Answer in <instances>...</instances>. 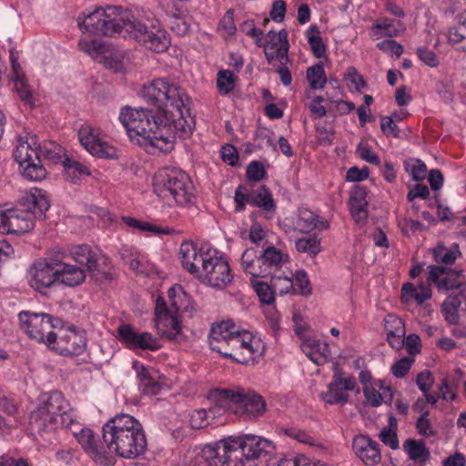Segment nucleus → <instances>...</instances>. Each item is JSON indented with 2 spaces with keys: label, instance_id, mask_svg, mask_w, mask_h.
Masks as SVG:
<instances>
[{
  "label": "nucleus",
  "instance_id": "22",
  "mask_svg": "<svg viewBox=\"0 0 466 466\" xmlns=\"http://www.w3.org/2000/svg\"><path fill=\"white\" fill-rule=\"evenodd\" d=\"M200 279L217 289L226 287L232 280L228 261L219 257H213L209 264L206 265Z\"/></svg>",
  "mask_w": 466,
  "mask_h": 466
},
{
  "label": "nucleus",
  "instance_id": "53",
  "mask_svg": "<svg viewBox=\"0 0 466 466\" xmlns=\"http://www.w3.org/2000/svg\"><path fill=\"white\" fill-rule=\"evenodd\" d=\"M296 286L299 289V293L304 296L310 295L312 292L310 281L308 274L304 269L297 270L294 274Z\"/></svg>",
  "mask_w": 466,
  "mask_h": 466
},
{
  "label": "nucleus",
  "instance_id": "60",
  "mask_svg": "<svg viewBox=\"0 0 466 466\" xmlns=\"http://www.w3.org/2000/svg\"><path fill=\"white\" fill-rule=\"evenodd\" d=\"M377 47L384 52L400 57L403 53V46L394 40L387 39L377 44Z\"/></svg>",
  "mask_w": 466,
  "mask_h": 466
},
{
  "label": "nucleus",
  "instance_id": "50",
  "mask_svg": "<svg viewBox=\"0 0 466 466\" xmlns=\"http://www.w3.org/2000/svg\"><path fill=\"white\" fill-rule=\"evenodd\" d=\"M246 176L248 180L258 182L266 178L267 172L261 162L253 160L247 167Z\"/></svg>",
  "mask_w": 466,
  "mask_h": 466
},
{
  "label": "nucleus",
  "instance_id": "1",
  "mask_svg": "<svg viewBox=\"0 0 466 466\" xmlns=\"http://www.w3.org/2000/svg\"><path fill=\"white\" fill-rule=\"evenodd\" d=\"M142 96L156 108L127 106L120 112V122L132 141L160 152H171L176 137H189L195 127L190 98L180 86L163 78L155 79L145 86Z\"/></svg>",
  "mask_w": 466,
  "mask_h": 466
},
{
  "label": "nucleus",
  "instance_id": "51",
  "mask_svg": "<svg viewBox=\"0 0 466 466\" xmlns=\"http://www.w3.org/2000/svg\"><path fill=\"white\" fill-rule=\"evenodd\" d=\"M253 288L262 303L270 305L274 301V291L266 282L255 281Z\"/></svg>",
  "mask_w": 466,
  "mask_h": 466
},
{
  "label": "nucleus",
  "instance_id": "46",
  "mask_svg": "<svg viewBox=\"0 0 466 466\" xmlns=\"http://www.w3.org/2000/svg\"><path fill=\"white\" fill-rule=\"evenodd\" d=\"M217 86L221 95H228L236 86V77L230 70H220L218 73Z\"/></svg>",
  "mask_w": 466,
  "mask_h": 466
},
{
  "label": "nucleus",
  "instance_id": "10",
  "mask_svg": "<svg viewBox=\"0 0 466 466\" xmlns=\"http://www.w3.org/2000/svg\"><path fill=\"white\" fill-rule=\"evenodd\" d=\"M132 18L130 19L127 14L126 20H123V32L125 31L129 36L135 38L147 49L157 53L167 49L170 41L166 31L156 27L149 28L133 16Z\"/></svg>",
  "mask_w": 466,
  "mask_h": 466
},
{
  "label": "nucleus",
  "instance_id": "63",
  "mask_svg": "<svg viewBox=\"0 0 466 466\" xmlns=\"http://www.w3.org/2000/svg\"><path fill=\"white\" fill-rule=\"evenodd\" d=\"M404 345L406 346L407 352L411 357L419 354L421 350L420 339L415 333L409 334L406 339H404Z\"/></svg>",
  "mask_w": 466,
  "mask_h": 466
},
{
  "label": "nucleus",
  "instance_id": "13",
  "mask_svg": "<svg viewBox=\"0 0 466 466\" xmlns=\"http://www.w3.org/2000/svg\"><path fill=\"white\" fill-rule=\"evenodd\" d=\"M232 401V412L238 416L255 418L266 410L264 399L253 390L236 387L229 389Z\"/></svg>",
  "mask_w": 466,
  "mask_h": 466
},
{
  "label": "nucleus",
  "instance_id": "12",
  "mask_svg": "<svg viewBox=\"0 0 466 466\" xmlns=\"http://www.w3.org/2000/svg\"><path fill=\"white\" fill-rule=\"evenodd\" d=\"M76 262L86 265L96 281H105L113 279L110 272V259L99 252L94 251L88 245H81L73 251Z\"/></svg>",
  "mask_w": 466,
  "mask_h": 466
},
{
  "label": "nucleus",
  "instance_id": "42",
  "mask_svg": "<svg viewBox=\"0 0 466 466\" xmlns=\"http://www.w3.org/2000/svg\"><path fill=\"white\" fill-rule=\"evenodd\" d=\"M307 79L309 82L310 88L313 90L321 89L328 82L325 70L321 63H318L307 69Z\"/></svg>",
  "mask_w": 466,
  "mask_h": 466
},
{
  "label": "nucleus",
  "instance_id": "5",
  "mask_svg": "<svg viewBox=\"0 0 466 466\" xmlns=\"http://www.w3.org/2000/svg\"><path fill=\"white\" fill-rule=\"evenodd\" d=\"M15 159L22 169L23 176L28 180H42L46 176V168L41 163V157L54 163L63 161L62 148L54 143L44 147H32L28 142H22L14 153Z\"/></svg>",
  "mask_w": 466,
  "mask_h": 466
},
{
  "label": "nucleus",
  "instance_id": "58",
  "mask_svg": "<svg viewBox=\"0 0 466 466\" xmlns=\"http://www.w3.org/2000/svg\"><path fill=\"white\" fill-rule=\"evenodd\" d=\"M345 78L350 81L357 92H360L362 88L367 87V83L363 76L358 73L354 66H350L348 68V71L345 74Z\"/></svg>",
  "mask_w": 466,
  "mask_h": 466
},
{
  "label": "nucleus",
  "instance_id": "39",
  "mask_svg": "<svg viewBox=\"0 0 466 466\" xmlns=\"http://www.w3.org/2000/svg\"><path fill=\"white\" fill-rule=\"evenodd\" d=\"M461 305V299L459 296L450 295L442 302L441 311L444 319L450 325H457L460 321V315L458 309Z\"/></svg>",
  "mask_w": 466,
  "mask_h": 466
},
{
  "label": "nucleus",
  "instance_id": "15",
  "mask_svg": "<svg viewBox=\"0 0 466 466\" xmlns=\"http://www.w3.org/2000/svg\"><path fill=\"white\" fill-rule=\"evenodd\" d=\"M47 347L60 355H80L86 350V338L85 332L75 326L65 329L60 328L59 333H56L54 342H49Z\"/></svg>",
  "mask_w": 466,
  "mask_h": 466
},
{
  "label": "nucleus",
  "instance_id": "26",
  "mask_svg": "<svg viewBox=\"0 0 466 466\" xmlns=\"http://www.w3.org/2000/svg\"><path fill=\"white\" fill-rule=\"evenodd\" d=\"M133 369L137 371L139 387L144 394L157 395L159 393L162 385L157 380L159 376L156 370L146 367L138 360L133 362Z\"/></svg>",
  "mask_w": 466,
  "mask_h": 466
},
{
  "label": "nucleus",
  "instance_id": "52",
  "mask_svg": "<svg viewBox=\"0 0 466 466\" xmlns=\"http://www.w3.org/2000/svg\"><path fill=\"white\" fill-rule=\"evenodd\" d=\"M367 191L364 187L355 186L351 191L349 204L350 208H366L368 202L366 200Z\"/></svg>",
  "mask_w": 466,
  "mask_h": 466
},
{
  "label": "nucleus",
  "instance_id": "33",
  "mask_svg": "<svg viewBox=\"0 0 466 466\" xmlns=\"http://www.w3.org/2000/svg\"><path fill=\"white\" fill-rule=\"evenodd\" d=\"M65 168V179L73 184L79 183L90 175L88 168L80 162L65 157L62 161Z\"/></svg>",
  "mask_w": 466,
  "mask_h": 466
},
{
  "label": "nucleus",
  "instance_id": "35",
  "mask_svg": "<svg viewBox=\"0 0 466 466\" xmlns=\"http://www.w3.org/2000/svg\"><path fill=\"white\" fill-rule=\"evenodd\" d=\"M284 255L277 248L270 246L264 249L263 253L258 258V263L261 270L265 269V278L271 274L273 267H279L283 261Z\"/></svg>",
  "mask_w": 466,
  "mask_h": 466
},
{
  "label": "nucleus",
  "instance_id": "41",
  "mask_svg": "<svg viewBox=\"0 0 466 466\" xmlns=\"http://www.w3.org/2000/svg\"><path fill=\"white\" fill-rule=\"evenodd\" d=\"M319 29L317 25H311L307 31L308 42L315 57L321 58L326 55L327 47L319 36Z\"/></svg>",
  "mask_w": 466,
  "mask_h": 466
},
{
  "label": "nucleus",
  "instance_id": "61",
  "mask_svg": "<svg viewBox=\"0 0 466 466\" xmlns=\"http://www.w3.org/2000/svg\"><path fill=\"white\" fill-rule=\"evenodd\" d=\"M357 152L359 153L360 157L366 162L376 166L380 164L379 156L371 150L370 146L360 144L357 147Z\"/></svg>",
  "mask_w": 466,
  "mask_h": 466
},
{
  "label": "nucleus",
  "instance_id": "4",
  "mask_svg": "<svg viewBox=\"0 0 466 466\" xmlns=\"http://www.w3.org/2000/svg\"><path fill=\"white\" fill-rule=\"evenodd\" d=\"M170 308L163 297L158 296L155 307V322L158 334L169 340H177L181 334L179 311H188L190 299L180 285H174L167 290Z\"/></svg>",
  "mask_w": 466,
  "mask_h": 466
},
{
  "label": "nucleus",
  "instance_id": "19",
  "mask_svg": "<svg viewBox=\"0 0 466 466\" xmlns=\"http://www.w3.org/2000/svg\"><path fill=\"white\" fill-rule=\"evenodd\" d=\"M235 444L241 451V459L245 458L247 461L266 457L275 451L272 441L256 435L235 437Z\"/></svg>",
  "mask_w": 466,
  "mask_h": 466
},
{
  "label": "nucleus",
  "instance_id": "24",
  "mask_svg": "<svg viewBox=\"0 0 466 466\" xmlns=\"http://www.w3.org/2000/svg\"><path fill=\"white\" fill-rule=\"evenodd\" d=\"M352 449L366 465H377L380 460L379 444L368 435L360 434L353 439Z\"/></svg>",
  "mask_w": 466,
  "mask_h": 466
},
{
  "label": "nucleus",
  "instance_id": "49",
  "mask_svg": "<svg viewBox=\"0 0 466 466\" xmlns=\"http://www.w3.org/2000/svg\"><path fill=\"white\" fill-rule=\"evenodd\" d=\"M405 168L415 181H421L427 176V167L420 159H411L405 164Z\"/></svg>",
  "mask_w": 466,
  "mask_h": 466
},
{
  "label": "nucleus",
  "instance_id": "34",
  "mask_svg": "<svg viewBox=\"0 0 466 466\" xmlns=\"http://www.w3.org/2000/svg\"><path fill=\"white\" fill-rule=\"evenodd\" d=\"M202 250H198L197 246L192 241H184L179 249L181 264L183 268L190 274H198L196 260Z\"/></svg>",
  "mask_w": 466,
  "mask_h": 466
},
{
  "label": "nucleus",
  "instance_id": "55",
  "mask_svg": "<svg viewBox=\"0 0 466 466\" xmlns=\"http://www.w3.org/2000/svg\"><path fill=\"white\" fill-rule=\"evenodd\" d=\"M429 414V410L422 412L416 421L418 432L425 437H431L436 434V431L432 430L431 423L428 418Z\"/></svg>",
  "mask_w": 466,
  "mask_h": 466
},
{
  "label": "nucleus",
  "instance_id": "44",
  "mask_svg": "<svg viewBox=\"0 0 466 466\" xmlns=\"http://www.w3.org/2000/svg\"><path fill=\"white\" fill-rule=\"evenodd\" d=\"M458 255H461V252L457 244L451 249H448L442 245H439L433 249V257L437 263L452 264Z\"/></svg>",
  "mask_w": 466,
  "mask_h": 466
},
{
  "label": "nucleus",
  "instance_id": "28",
  "mask_svg": "<svg viewBox=\"0 0 466 466\" xmlns=\"http://www.w3.org/2000/svg\"><path fill=\"white\" fill-rule=\"evenodd\" d=\"M78 46L82 51L93 56L99 63H103L106 67L119 69L120 63L106 55V46L103 42L99 40L80 41Z\"/></svg>",
  "mask_w": 466,
  "mask_h": 466
},
{
  "label": "nucleus",
  "instance_id": "25",
  "mask_svg": "<svg viewBox=\"0 0 466 466\" xmlns=\"http://www.w3.org/2000/svg\"><path fill=\"white\" fill-rule=\"evenodd\" d=\"M229 395V389H215L208 392V400L212 406L206 410V412L210 422L216 418L223 416L226 411H232V401Z\"/></svg>",
  "mask_w": 466,
  "mask_h": 466
},
{
  "label": "nucleus",
  "instance_id": "57",
  "mask_svg": "<svg viewBox=\"0 0 466 466\" xmlns=\"http://www.w3.org/2000/svg\"><path fill=\"white\" fill-rule=\"evenodd\" d=\"M380 129L387 137L390 136L396 138L400 137V129L392 116H381Z\"/></svg>",
  "mask_w": 466,
  "mask_h": 466
},
{
  "label": "nucleus",
  "instance_id": "20",
  "mask_svg": "<svg viewBox=\"0 0 466 466\" xmlns=\"http://www.w3.org/2000/svg\"><path fill=\"white\" fill-rule=\"evenodd\" d=\"M117 331L118 339L129 349L155 351L161 347L158 339L154 338L151 333H137L129 324L120 325Z\"/></svg>",
  "mask_w": 466,
  "mask_h": 466
},
{
  "label": "nucleus",
  "instance_id": "32",
  "mask_svg": "<svg viewBox=\"0 0 466 466\" xmlns=\"http://www.w3.org/2000/svg\"><path fill=\"white\" fill-rule=\"evenodd\" d=\"M457 25L449 29V42L456 49L466 53V10L457 16Z\"/></svg>",
  "mask_w": 466,
  "mask_h": 466
},
{
  "label": "nucleus",
  "instance_id": "7",
  "mask_svg": "<svg viewBox=\"0 0 466 466\" xmlns=\"http://www.w3.org/2000/svg\"><path fill=\"white\" fill-rule=\"evenodd\" d=\"M154 191L162 198L172 197L179 206L192 203L193 186L189 177L177 169H163L153 179Z\"/></svg>",
  "mask_w": 466,
  "mask_h": 466
},
{
  "label": "nucleus",
  "instance_id": "30",
  "mask_svg": "<svg viewBox=\"0 0 466 466\" xmlns=\"http://www.w3.org/2000/svg\"><path fill=\"white\" fill-rule=\"evenodd\" d=\"M57 281L69 286L80 285L86 279V273L81 268L57 261Z\"/></svg>",
  "mask_w": 466,
  "mask_h": 466
},
{
  "label": "nucleus",
  "instance_id": "31",
  "mask_svg": "<svg viewBox=\"0 0 466 466\" xmlns=\"http://www.w3.org/2000/svg\"><path fill=\"white\" fill-rule=\"evenodd\" d=\"M302 350L317 365L329 360L330 350L327 343L317 339H308L302 344Z\"/></svg>",
  "mask_w": 466,
  "mask_h": 466
},
{
  "label": "nucleus",
  "instance_id": "14",
  "mask_svg": "<svg viewBox=\"0 0 466 466\" xmlns=\"http://www.w3.org/2000/svg\"><path fill=\"white\" fill-rule=\"evenodd\" d=\"M255 349L252 344V335L248 331L238 330L228 339L218 353L239 364H248L255 360Z\"/></svg>",
  "mask_w": 466,
  "mask_h": 466
},
{
  "label": "nucleus",
  "instance_id": "3",
  "mask_svg": "<svg viewBox=\"0 0 466 466\" xmlns=\"http://www.w3.org/2000/svg\"><path fill=\"white\" fill-rule=\"evenodd\" d=\"M71 410L62 392L55 390L44 393L39 406L30 415L31 430L42 435L59 427L71 429L76 423Z\"/></svg>",
  "mask_w": 466,
  "mask_h": 466
},
{
  "label": "nucleus",
  "instance_id": "27",
  "mask_svg": "<svg viewBox=\"0 0 466 466\" xmlns=\"http://www.w3.org/2000/svg\"><path fill=\"white\" fill-rule=\"evenodd\" d=\"M239 330L232 320H226L214 324L211 327L208 341L210 349L214 351L222 350V346Z\"/></svg>",
  "mask_w": 466,
  "mask_h": 466
},
{
  "label": "nucleus",
  "instance_id": "64",
  "mask_svg": "<svg viewBox=\"0 0 466 466\" xmlns=\"http://www.w3.org/2000/svg\"><path fill=\"white\" fill-rule=\"evenodd\" d=\"M221 157L229 166H236L238 162V152L232 145H226L221 148Z\"/></svg>",
  "mask_w": 466,
  "mask_h": 466
},
{
  "label": "nucleus",
  "instance_id": "56",
  "mask_svg": "<svg viewBox=\"0 0 466 466\" xmlns=\"http://www.w3.org/2000/svg\"><path fill=\"white\" fill-rule=\"evenodd\" d=\"M189 423L192 429H203L210 424L205 409L196 410L190 416Z\"/></svg>",
  "mask_w": 466,
  "mask_h": 466
},
{
  "label": "nucleus",
  "instance_id": "11",
  "mask_svg": "<svg viewBox=\"0 0 466 466\" xmlns=\"http://www.w3.org/2000/svg\"><path fill=\"white\" fill-rule=\"evenodd\" d=\"M208 466H244L240 451L235 444V437L208 444L202 449Z\"/></svg>",
  "mask_w": 466,
  "mask_h": 466
},
{
  "label": "nucleus",
  "instance_id": "29",
  "mask_svg": "<svg viewBox=\"0 0 466 466\" xmlns=\"http://www.w3.org/2000/svg\"><path fill=\"white\" fill-rule=\"evenodd\" d=\"M385 329L387 340L390 346L395 350H400L404 346L405 328L401 319L389 314L385 318Z\"/></svg>",
  "mask_w": 466,
  "mask_h": 466
},
{
  "label": "nucleus",
  "instance_id": "36",
  "mask_svg": "<svg viewBox=\"0 0 466 466\" xmlns=\"http://www.w3.org/2000/svg\"><path fill=\"white\" fill-rule=\"evenodd\" d=\"M403 449L412 461L424 463L431 458V452L422 440L408 439L403 443Z\"/></svg>",
  "mask_w": 466,
  "mask_h": 466
},
{
  "label": "nucleus",
  "instance_id": "43",
  "mask_svg": "<svg viewBox=\"0 0 466 466\" xmlns=\"http://www.w3.org/2000/svg\"><path fill=\"white\" fill-rule=\"evenodd\" d=\"M299 252L308 253L310 257H316L321 250L320 238L316 235L301 238L295 242Z\"/></svg>",
  "mask_w": 466,
  "mask_h": 466
},
{
  "label": "nucleus",
  "instance_id": "23",
  "mask_svg": "<svg viewBox=\"0 0 466 466\" xmlns=\"http://www.w3.org/2000/svg\"><path fill=\"white\" fill-rule=\"evenodd\" d=\"M462 276V270L447 271L443 266L430 265L428 267L427 280L433 282L440 292L457 289L461 281L459 279Z\"/></svg>",
  "mask_w": 466,
  "mask_h": 466
},
{
  "label": "nucleus",
  "instance_id": "45",
  "mask_svg": "<svg viewBox=\"0 0 466 466\" xmlns=\"http://www.w3.org/2000/svg\"><path fill=\"white\" fill-rule=\"evenodd\" d=\"M297 227L301 232H310L318 227V215L308 209L299 210Z\"/></svg>",
  "mask_w": 466,
  "mask_h": 466
},
{
  "label": "nucleus",
  "instance_id": "54",
  "mask_svg": "<svg viewBox=\"0 0 466 466\" xmlns=\"http://www.w3.org/2000/svg\"><path fill=\"white\" fill-rule=\"evenodd\" d=\"M399 226L405 236L410 237L417 231H425L427 228L419 220L404 218L400 221Z\"/></svg>",
  "mask_w": 466,
  "mask_h": 466
},
{
  "label": "nucleus",
  "instance_id": "59",
  "mask_svg": "<svg viewBox=\"0 0 466 466\" xmlns=\"http://www.w3.org/2000/svg\"><path fill=\"white\" fill-rule=\"evenodd\" d=\"M434 383V378L431 372L425 370L420 372L416 378V384L421 392L427 393Z\"/></svg>",
  "mask_w": 466,
  "mask_h": 466
},
{
  "label": "nucleus",
  "instance_id": "9",
  "mask_svg": "<svg viewBox=\"0 0 466 466\" xmlns=\"http://www.w3.org/2000/svg\"><path fill=\"white\" fill-rule=\"evenodd\" d=\"M21 328L32 339L46 345L54 342L53 329L62 328V320L47 313L24 310L18 314Z\"/></svg>",
  "mask_w": 466,
  "mask_h": 466
},
{
  "label": "nucleus",
  "instance_id": "37",
  "mask_svg": "<svg viewBox=\"0 0 466 466\" xmlns=\"http://www.w3.org/2000/svg\"><path fill=\"white\" fill-rule=\"evenodd\" d=\"M250 205L264 211H275L276 204L268 187L261 186L258 189H251Z\"/></svg>",
  "mask_w": 466,
  "mask_h": 466
},
{
  "label": "nucleus",
  "instance_id": "16",
  "mask_svg": "<svg viewBox=\"0 0 466 466\" xmlns=\"http://www.w3.org/2000/svg\"><path fill=\"white\" fill-rule=\"evenodd\" d=\"M333 370L332 380L328 386V390L321 393V399L329 405L343 406L349 401L347 391L355 390L356 393H360V388L352 376L343 377L344 373L338 365L334 366Z\"/></svg>",
  "mask_w": 466,
  "mask_h": 466
},
{
  "label": "nucleus",
  "instance_id": "2",
  "mask_svg": "<svg viewBox=\"0 0 466 466\" xmlns=\"http://www.w3.org/2000/svg\"><path fill=\"white\" fill-rule=\"evenodd\" d=\"M102 438L113 456L135 459L144 454L147 449L142 424L126 413L116 415L103 426Z\"/></svg>",
  "mask_w": 466,
  "mask_h": 466
},
{
  "label": "nucleus",
  "instance_id": "8",
  "mask_svg": "<svg viewBox=\"0 0 466 466\" xmlns=\"http://www.w3.org/2000/svg\"><path fill=\"white\" fill-rule=\"evenodd\" d=\"M120 10L118 6L97 8L87 15L82 22L78 18V25L92 35L112 37L123 33V20H126L127 14L122 15Z\"/></svg>",
  "mask_w": 466,
  "mask_h": 466
},
{
  "label": "nucleus",
  "instance_id": "18",
  "mask_svg": "<svg viewBox=\"0 0 466 466\" xmlns=\"http://www.w3.org/2000/svg\"><path fill=\"white\" fill-rule=\"evenodd\" d=\"M57 261L44 258L34 262L29 270V284L34 289L43 292L57 281Z\"/></svg>",
  "mask_w": 466,
  "mask_h": 466
},
{
  "label": "nucleus",
  "instance_id": "38",
  "mask_svg": "<svg viewBox=\"0 0 466 466\" xmlns=\"http://www.w3.org/2000/svg\"><path fill=\"white\" fill-rule=\"evenodd\" d=\"M14 81L15 89L25 106L33 108L35 106L36 96L34 95L33 90L24 75L18 76H12Z\"/></svg>",
  "mask_w": 466,
  "mask_h": 466
},
{
  "label": "nucleus",
  "instance_id": "17",
  "mask_svg": "<svg viewBox=\"0 0 466 466\" xmlns=\"http://www.w3.org/2000/svg\"><path fill=\"white\" fill-rule=\"evenodd\" d=\"M77 441L93 461L102 466H113L116 462L115 456L111 454L106 442L102 439H96L90 429H82L80 432H74Z\"/></svg>",
  "mask_w": 466,
  "mask_h": 466
},
{
  "label": "nucleus",
  "instance_id": "47",
  "mask_svg": "<svg viewBox=\"0 0 466 466\" xmlns=\"http://www.w3.org/2000/svg\"><path fill=\"white\" fill-rule=\"evenodd\" d=\"M439 390L441 393V396L433 395L429 391H427V393H423L427 402L434 405L438 401L439 398H441L444 400H453L457 397L456 392L452 390L451 386L449 384L447 378H444L441 380L439 386Z\"/></svg>",
  "mask_w": 466,
  "mask_h": 466
},
{
  "label": "nucleus",
  "instance_id": "21",
  "mask_svg": "<svg viewBox=\"0 0 466 466\" xmlns=\"http://www.w3.org/2000/svg\"><path fill=\"white\" fill-rule=\"evenodd\" d=\"M81 145L93 156L102 158H117L116 149L101 140L89 126L82 127L78 131Z\"/></svg>",
  "mask_w": 466,
  "mask_h": 466
},
{
  "label": "nucleus",
  "instance_id": "62",
  "mask_svg": "<svg viewBox=\"0 0 466 466\" xmlns=\"http://www.w3.org/2000/svg\"><path fill=\"white\" fill-rule=\"evenodd\" d=\"M284 433L287 436H289L299 442L309 444V445H314V440L313 438L309 435L305 431L296 429V428H289V429H284Z\"/></svg>",
  "mask_w": 466,
  "mask_h": 466
},
{
  "label": "nucleus",
  "instance_id": "6",
  "mask_svg": "<svg viewBox=\"0 0 466 466\" xmlns=\"http://www.w3.org/2000/svg\"><path fill=\"white\" fill-rule=\"evenodd\" d=\"M19 207L8 209L5 233L21 234L34 228L35 219H44L50 205L41 190L25 193L20 199Z\"/></svg>",
  "mask_w": 466,
  "mask_h": 466
},
{
  "label": "nucleus",
  "instance_id": "48",
  "mask_svg": "<svg viewBox=\"0 0 466 466\" xmlns=\"http://www.w3.org/2000/svg\"><path fill=\"white\" fill-rule=\"evenodd\" d=\"M414 362L415 360L413 357H403L391 366V373L398 379L405 378Z\"/></svg>",
  "mask_w": 466,
  "mask_h": 466
},
{
  "label": "nucleus",
  "instance_id": "40",
  "mask_svg": "<svg viewBox=\"0 0 466 466\" xmlns=\"http://www.w3.org/2000/svg\"><path fill=\"white\" fill-rule=\"evenodd\" d=\"M258 256L253 248H247L241 257V265L244 271L253 278H265V269L261 270L260 265L257 262Z\"/></svg>",
  "mask_w": 466,
  "mask_h": 466
}]
</instances>
